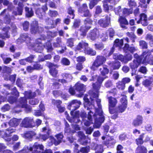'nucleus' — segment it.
I'll use <instances>...</instances> for the list:
<instances>
[{
	"label": "nucleus",
	"mask_w": 153,
	"mask_h": 153,
	"mask_svg": "<svg viewBox=\"0 0 153 153\" xmlns=\"http://www.w3.org/2000/svg\"><path fill=\"white\" fill-rule=\"evenodd\" d=\"M152 53H153L152 51H146L143 52L141 56V60L140 58L136 59H134L133 61L130 64V66L132 69H135L142 63L145 65H147V63H149L151 65L153 64L150 61V59L153 57V55Z\"/></svg>",
	"instance_id": "nucleus-1"
},
{
	"label": "nucleus",
	"mask_w": 153,
	"mask_h": 153,
	"mask_svg": "<svg viewBox=\"0 0 153 153\" xmlns=\"http://www.w3.org/2000/svg\"><path fill=\"white\" fill-rule=\"evenodd\" d=\"M96 102L98 107V108L97 109L94 106V108L92 107L91 109H94L95 110V113L93 117L95 120V126L97 128H98L101 126L102 123L104 122L105 118L103 115V112L101 108L100 100L97 98Z\"/></svg>",
	"instance_id": "nucleus-2"
},
{
	"label": "nucleus",
	"mask_w": 153,
	"mask_h": 153,
	"mask_svg": "<svg viewBox=\"0 0 153 153\" xmlns=\"http://www.w3.org/2000/svg\"><path fill=\"white\" fill-rule=\"evenodd\" d=\"M81 49H84L85 53L91 55H95L96 54V52L88 47V44L84 41L80 42L77 46L76 50H80Z\"/></svg>",
	"instance_id": "nucleus-3"
},
{
	"label": "nucleus",
	"mask_w": 153,
	"mask_h": 153,
	"mask_svg": "<svg viewBox=\"0 0 153 153\" xmlns=\"http://www.w3.org/2000/svg\"><path fill=\"white\" fill-rule=\"evenodd\" d=\"M36 94L34 92L32 93L30 91L26 92L25 93V97L21 98L19 101L17 102L20 107L27 108L26 100V98H31L35 97Z\"/></svg>",
	"instance_id": "nucleus-4"
},
{
	"label": "nucleus",
	"mask_w": 153,
	"mask_h": 153,
	"mask_svg": "<svg viewBox=\"0 0 153 153\" xmlns=\"http://www.w3.org/2000/svg\"><path fill=\"white\" fill-rule=\"evenodd\" d=\"M107 76H99L97 79V82L93 84V87L96 93H94L91 96V97L94 98H97L98 97V90H99L101 85L104 79L107 78Z\"/></svg>",
	"instance_id": "nucleus-5"
},
{
	"label": "nucleus",
	"mask_w": 153,
	"mask_h": 153,
	"mask_svg": "<svg viewBox=\"0 0 153 153\" xmlns=\"http://www.w3.org/2000/svg\"><path fill=\"white\" fill-rule=\"evenodd\" d=\"M92 22V21L89 19L87 18L85 20V25L82 26L80 29V34L82 37L86 35V33L91 28Z\"/></svg>",
	"instance_id": "nucleus-6"
},
{
	"label": "nucleus",
	"mask_w": 153,
	"mask_h": 153,
	"mask_svg": "<svg viewBox=\"0 0 153 153\" xmlns=\"http://www.w3.org/2000/svg\"><path fill=\"white\" fill-rule=\"evenodd\" d=\"M12 12L9 9H5L1 13L0 15L4 17V23L9 24L11 19L13 18V15L10 16Z\"/></svg>",
	"instance_id": "nucleus-7"
},
{
	"label": "nucleus",
	"mask_w": 153,
	"mask_h": 153,
	"mask_svg": "<svg viewBox=\"0 0 153 153\" xmlns=\"http://www.w3.org/2000/svg\"><path fill=\"white\" fill-rule=\"evenodd\" d=\"M108 99L109 102V112L111 114H114L115 113V111L114 109H112V108L115 107L117 103V101L115 98L111 97H108Z\"/></svg>",
	"instance_id": "nucleus-8"
},
{
	"label": "nucleus",
	"mask_w": 153,
	"mask_h": 153,
	"mask_svg": "<svg viewBox=\"0 0 153 153\" xmlns=\"http://www.w3.org/2000/svg\"><path fill=\"white\" fill-rule=\"evenodd\" d=\"M71 114L73 116V118L72 121L76 123L79 122L80 121V120L79 119V118L80 116L82 118V119H85L86 118V117H85V118H83L85 117L86 116V113L84 112H82L80 115L79 111H76L74 113L71 111Z\"/></svg>",
	"instance_id": "nucleus-9"
},
{
	"label": "nucleus",
	"mask_w": 153,
	"mask_h": 153,
	"mask_svg": "<svg viewBox=\"0 0 153 153\" xmlns=\"http://www.w3.org/2000/svg\"><path fill=\"white\" fill-rule=\"evenodd\" d=\"M15 129L13 128H9L6 130V132L1 131L0 135L5 140L7 141H11V139L9 137L10 133L15 131Z\"/></svg>",
	"instance_id": "nucleus-10"
},
{
	"label": "nucleus",
	"mask_w": 153,
	"mask_h": 153,
	"mask_svg": "<svg viewBox=\"0 0 153 153\" xmlns=\"http://www.w3.org/2000/svg\"><path fill=\"white\" fill-rule=\"evenodd\" d=\"M81 103L80 101L77 100H72L68 106V108L73 113V111L75 110L78 108L79 107Z\"/></svg>",
	"instance_id": "nucleus-11"
},
{
	"label": "nucleus",
	"mask_w": 153,
	"mask_h": 153,
	"mask_svg": "<svg viewBox=\"0 0 153 153\" xmlns=\"http://www.w3.org/2000/svg\"><path fill=\"white\" fill-rule=\"evenodd\" d=\"M47 65L50 69L49 72L53 76H56L58 73V71L56 69V68L58 67L57 66L49 62H47Z\"/></svg>",
	"instance_id": "nucleus-12"
},
{
	"label": "nucleus",
	"mask_w": 153,
	"mask_h": 153,
	"mask_svg": "<svg viewBox=\"0 0 153 153\" xmlns=\"http://www.w3.org/2000/svg\"><path fill=\"white\" fill-rule=\"evenodd\" d=\"M92 115H93V116H94V115H93V112H92V111L91 110H90V111L88 113V115L87 119L89 120V121L85 119H82L83 122L85 126H88L90 125L91 123H93V120L91 118ZM93 118L94 119V120L95 121L94 125V127L95 128H97L95 126V119L93 116ZM100 127V126L99 127V128ZM98 128H99V127Z\"/></svg>",
	"instance_id": "nucleus-13"
},
{
	"label": "nucleus",
	"mask_w": 153,
	"mask_h": 153,
	"mask_svg": "<svg viewBox=\"0 0 153 153\" xmlns=\"http://www.w3.org/2000/svg\"><path fill=\"white\" fill-rule=\"evenodd\" d=\"M33 122V119L29 117H26L22 121L21 125L22 127H32V124Z\"/></svg>",
	"instance_id": "nucleus-14"
},
{
	"label": "nucleus",
	"mask_w": 153,
	"mask_h": 153,
	"mask_svg": "<svg viewBox=\"0 0 153 153\" xmlns=\"http://www.w3.org/2000/svg\"><path fill=\"white\" fill-rule=\"evenodd\" d=\"M74 87L77 91L79 92H81L80 94L78 95L79 97H81L82 95H83V92L85 91V86L82 84L78 82L75 84Z\"/></svg>",
	"instance_id": "nucleus-15"
},
{
	"label": "nucleus",
	"mask_w": 153,
	"mask_h": 153,
	"mask_svg": "<svg viewBox=\"0 0 153 153\" xmlns=\"http://www.w3.org/2000/svg\"><path fill=\"white\" fill-rule=\"evenodd\" d=\"M137 23H141L143 26H147L148 23L147 22V17L146 15L143 13L140 15V19L139 20L137 21Z\"/></svg>",
	"instance_id": "nucleus-16"
},
{
	"label": "nucleus",
	"mask_w": 153,
	"mask_h": 153,
	"mask_svg": "<svg viewBox=\"0 0 153 153\" xmlns=\"http://www.w3.org/2000/svg\"><path fill=\"white\" fill-rule=\"evenodd\" d=\"M44 149V146L42 145H40L37 143H35L33 145L32 147H30L29 150L30 151H33L35 153H38L39 152L38 150L39 149L40 150H43Z\"/></svg>",
	"instance_id": "nucleus-17"
},
{
	"label": "nucleus",
	"mask_w": 153,
	"mask_h": 153,
	"mask_svg": "<svg viewBox=\"0 0 153 153\" xmlns=\"http://www.w3.org/2000/svg\"><path fill=\"white\" fill-rule=\"evenodd\" d=\"M99 35V31L97 29L91 30L88 35V37L91 40H95Z\"/></svg>",
	"instance_id": "nucleus-18"
},
{
	"label": "nucleus",
	"mask_w": 153,
	"mask_h": 153,
	"mask_svg": "<svg viewBox=\"0 0 153 153\" xmlns=\"http://www.w3.org/2000/svg\"><path fill=\"white\" fill-rule=\"evenodd\" d=\"M47 10V7L46 6H45L42 8L37 9L36 11V13L39 18H41L44 15L45 11Z\"/></svg>",
	"instance_id": "nucleus-19"
},
{
	"label": "nucleus",
	"mask_w": 153,
	"mask_h": 153,
	"mask_svg": "<svg viewBox=\"0 0 153 153\" xmlns=\"http://www.w3.org/2000/svg\"><path fill=\"white\" fill-rule=\"evenodd\" d=\"M87 8L86 4H84L83 5L82 7L79 9V12L81 13H84V15L85 17L90 16L91 15Z\"/></svg>",
	"instance_id": "nucleus-20"
},
{
	"label": "nucleus",
	"mask_w": 153,
	"mask_h": 153,
	"mask_svg": "<svg viewBox=\"0 0 153 153\" xmlns=\"http://www.w3.org/2000/svg\"><path fill=\"white\" fill-rule=\"evenodd\" d=\"M91 100H93L90 103L89 102L88 98L86 96H85L84 98V100L85 102L84 103V106L85 107H87V109H92V107L94 108V105L93 102L94 100L92 99Z\"/></svg>",
	"instance_id": "nucleus-21"
},
{
	"label": "nucleus",
	"mask_w": 153,
	"mask_h": 153,
	"mask_svg": "<svg viewBox=\"0 0 153 153\" xmlns=\"http://www.w3.org/2000/svg\"><path fill=\"white\" fill-rule=\"evenodd\" d=\"M56 137L57 139V141L55 140L53 138L51 139V143H49V145L50 146L52 145V143H53L56 145H57L59 144L61 142V140L63 137V135L62 134H60L56 135Z\"/></svg>",
	"instance_id": "nucleus-22"
},
{
	"label": "nucleus",
	"mask_w": 153,
	"mask_h": 153,
	"mask_svg": "<svg viewBox=\"0 0 153 153\" xmlns=\"http://www.w3.org/2000/svg\"><path fill=\"white\" fill-rule=\"evenodd\" d=\"M78 136L79 138V140L81 144L85 145L87 143L86 137L83 133L79 131L78 132Z\"/></svg>",
	"instance_id": "nucleus-23"
},
{
	"label": "nucleus",
	"mask_w": 153,
	"mask_h": 153,
	"mask_svg": "<svg viewBox=\"0 0 153 153\" xmlns=\"http://www.w3.org/2000/svg\"><path fill=\"white\" fill-rule=\"evenodd\" d=\"M123 44V39H120V40L119 39H117L115 40L114 41V44L113 47L112 48L111 51L110 53L111 54L114 52V46H118L119 47H121Z\"/></svg>",
	"instance_id": "nucleus-24"
},
{
	"label": "nucleus",
	"mask_w": 153,
	"mask_h": 153,
	"mask_svg": "<svg viewBox=\"0 0 153 153\" xmlns=\"http://www.w3.org/2000/svg\"><path fill=\"white\" fill-rule=\"evenodd\" d=\"M10 30V28L8 26H6L4 28L2 29L3 35L0 34V37H1L2 39H4L5 38H9L10 37V36L8 33Z\"/></svg>",
	"instance_id": "nucleus-25"
},
{
	"label": "nucleus",
	"mask_w": 153,
	"mask_h": 153,
	"mask_svg": "<svg viewBox=\"0 0 153 153\" xmlns=\"http://www.w3.org/2000/svg\"><path fill=\"white\" fill-rule=\"evenodd\" d=\"M143 118L140 116H138L134 120L133 124L135 126H137L141 125L142 123Z\"/></svg>",
	"instance_id": "nucleus-26"
},
{
	"label": "nucleus",
	"mask_w": 153,
	"mask_h": 153,
	"mask_svg": "<svg viewBox=\"0 0 153 153\" xmlns=\"http://www.w3.org/2000/svg\"><path fill=\"white\" fill-rule=\"evenodd\" d=\"M33 23L36 24V26H33V25H32L30 30L31 32L32 33L35 34L37 32H40L42 30V29L41 27H38L36 22H33Z\"/></svg>",
	"instance_id": "nucleus-27"
},
{
	"label": "nucleus",
	"mask_w": 153,
	"mask_h": 153,
	"mask_svg": "<svg viewBox=\"0 0 153 153\" xmlns=\"http://www.w3.org/2000/svg\"><path fill=\"white\" fill-rule=\"evenodd\" d=\"M119 22L120 26L122 28L124 29L126 28V25H128V22L125 18L120 17L119 19Z\"/></svg>",
	"instance_id": "nucleus-28"
},
{
	"label": "nucleus",
	"mask_w": 153,
	"mask_h": 153,
	"mask_svg": "<svg viewBox=\"0 0 153 153\" xmlns=\"http://www.w3.org/2000/svg\"><path fill=\"white\" fill-rule=\"evenodd\" d=\"M110 22L109 19L105 20L100 19L99 21V24L103 27H105L108 26Z\"/></svg>",
	"instance_id": "nucleus-29"
},
{
	"label": "nucleus",
	"mask_w": 153,
	"mask_h": 153,
	"mask_svg": "<svg viewBox=\"0 0 153 153\" xmlns=\"http://www.w3.org/2000/svg\"><path fill=\"white\" fill-rule=\"evenodd\" d=\"M109 64L113 69H118L121 66L120 62L117 61H115L114 62L110 63Z\"/></svg>",
	"instance_id": "nucleus-30"
},
{
	"label": "nucleus",
	"mask_w": 153,
	"mask_h": 153,
	"mask_svg": "<svg viewBox=\"0 0 153 153\" xmlns=\"http://www.w3.org/2000/svg\"><path fill=\"white\" fill-rule=\"evenodd\" d=\"M146 148L143 146H138L136 149V153H147Z\"/></svg>",
	"instance_id": "nucleus-31"
},
{
	"label": "nucleus",
	"mask_w": 153,
	"mask_h": 153,
	"mask_svg": "<svg viewBox=\"0 0 153 153\" xmlns=\"http://www.w3.org/2000/svg\"><path fill=\"white\" fill-rule=\"evenodd\" d=\"M30 39V38L25 33L22 35L20 37L16 40V42L17 43H19V41L21 40H22L24 42L25 41H29Z\"/></svg>",
	"instance_id": "nucleus-32"
},
{
	"label": "nucleus",
	"mask_w": 153,
	"mask_h": 153,
	"mask_svg": "<svg viewBox=\"0 0 153 153\" xmlns=\"http://www.w3.org/2000/svg\"><path fill=\"white\" fill-rule=\"evenodd\" d=\"M126 107V106L121 105L118 106L117 107L114 109V110L115 111V113H122L124 111Z\"/></svg>",
	"instance_id": "nucleus-33"
},
{
	"label": "nucleus",
	"mask_w": 153,
	"mask_h": 153,
	"mask_svg": "<svg viewBox=\"0 0 153 153\" xmlns=\"http://www.w3.org/2000/svg\"><path fill=\"white\" fill-rule=\"evenodd\" d=\"M19 123L18 120L15 118H13L11 120L9 123L10 126L13 127L17 126Z\"/></svg>",
	"instance_id": "nucleus-34"
},
{
	"label": "nucleus",
	"mask_w": 153,
	"mask_h": 153,
	"mask_svg": "<svg viewBox=\"0 0 153 153\" xmlns=\"http://www.w3.org/2000/svg\"><path fill=\"white\" fill-rule=\"evenodd\" d=\"M113 58L115 59L119 60L125 63L127 62V60L125 59L124 57L122 55H115L114 56Z\"/></svg>",
	"instance_id": "nucleus-35"
},
{
	"label": "nucleus",
	"mask_w": 153,
	"mask_h": 153,
	"mask_svg": "<svg viewBox=\"0 0 153 153\" xmlns=\"http://www.w3.org/2000/svg\"><path fill=\"white\" fill-rule=\"evenodd\" d=\"M36 134L35 132L33 131H27L24 134L25 137L30 139Z\"/></svg>",
	"instance_id": "nucleus-36"
},
{
	"label": "nucleus",
	"mask_w": 153,
	"mask_h": 153,
	"mask_svg": "<svg viewBox=\"0 0 153 153\" xmlns=\"http://www.w3.org/2000/svg\"><path fill=\"white\" fill-rule=\"evenodd\" d=\"M96 60L102 65L105 62L106 59L104 56H98L97 57Z\"/></svg>",
	"instance_id": "nucleus-37"
},
{
	"label": "nucleus",
	"mask_w": 153,
	"mask_h": 153,
	"mask_svg": "<svg viewBox=\"0 0 153 153\" xmlns=\"http://www.w3.org/2000/svg\"><path fill=\"white\" fill-rule=\"evenodd\" d=\"M101 75L106 76V75L108 74L109 72L108 70L105 67H104L100 69Z\"/></svg>",
	"instance_id": "nucleus-38"
},
{
	"label": "nucleus",
	"mask_w": 153,
	"mask_h": 153,
	"mask_svg": "<svg viewBox=\"0 0 153 153\" xmlns=\"http://www.w3.org/2000/svg\"><path fill=\"white\" fill-rule=\"evenodd\" d=\"M5 55L4 54H1V57L2 59L3 62L5 64H8L12 60V59L9 57L5 58Z\"/></svg>",
	"instance_id": "nucleus-39"
},
{
	"label": "nucleus",
	"mask_w": 153,
	"mask_h": 153,
	"mask_svg": "<svg viewBox=\"0 0 153 153\" xmlns=\"http://www.w3.org/2000/svg\"><path fill=\"white\" fill-rule=\"evenodd\" d=\"M102 65L100 62H99L95 60V61L93 63L91 68L93 70H95Z\"/></svg>",
	"instance_id": "nucleus-40"
},
{
	"label": "nucleus",
	"mask_w": 153,
	"mask_h": 153,
	"mask_svg": "<svg viewBox=\"0 0 153 153\" xmlns=\"http://www.w3.org/2000/svg\"><path fill=\"white\" fill-rule=\"evenodd\" d=\"M5 87H7V88L9 89H13V92H12V94H15L16 96L18 97L19 95V93L16 90L15 88L13 87V86H10L9 85H4Z\"/></svg>",
	"instance_id": "nucleus-41"
},
{
	"label": "nucleus",
	"mask_w": 153,
	"mask_h": 153,
	"mask_svg": "<svg viewBox=\"0 0 153 153\" xmlns=\"http://www.w3.org/2000/svg\"><path fill=\"white\" fill-rule=\"evenodd\" d=\"M116 87L119 89L123 90L124 89L125 87V85L123 83V82L121 81H119L117 83Z\"/></svg>",
	"instance_id": "nucleus-42"
},
{
	"label": "nucleus",
	"mask_w": 153,
	"mask_h": 153,
	"mask_svg": "<svg viewBox=\"0 0 153 153\" xmlns=\"http://www.w3.org/2000/svg\"><path fill=\"white\" fill-rule=\"evenodd\" d=\"M26 11V15L28 17H30L33 16V12L31 9H30L29 8L26 7L25 8Z\"/></svg>",
	"instance_id": "nucleus-43"
},
{
	"label": "nucleus",
	"mask_w": 153,
	"mask_h": 153,
	"mask_svg": "<svg viewBox=\"0 0 153 153\" xmlns=\"http://www.w3.org/2000/svg\"><path fill=\"white\" fill-rule=\"evenodd\" d=\"M153 81V80L152 79L151 80L146 79L143 82V84L145 87H149L151 86Z\"/></svg>",
	"instance_id": "nucleus-44"
},
{
	"label": "nucleus",
	"mask_w": 153,
	"mask_h": 153,
	"mask_svg": "<svg viewBox=\"0 0 153 153\" xmlns=\"http://www.w3.org/2000/svg\"><path fill=\"white\" fill-rule=\"evenodd\" d=\"M35 47V49L36 52H41L43 50L44 46H42V44H39V45H36Z\"/></svg>",
	"instance_id": "nucleus-45"
},
{
	"label": "nucleus",
	"mask_w": 153,
	"mask_h": 153,
	"mask_svg": "<svg viewBox=\"0 0 153 153\" xmlns=\"http://www.w3.org/2000/svg\"><path fill=\"white\" fill-rule=\"evenodd\" d=\"M145 39L146 40H149L150 41V44L152 46L153 44V36L151 35V34H148L146 35Z\"/></svg>",
	"instance_id": "nucleus-46"
},
{
	"label": "nucleus",
	"mask_w": 153,
	"mask_h": 153,
	"mask_svg": "<svg viewBox=\"0 0 153 153\" xmlns=\"http://www.w3.org/2000/svg\"><path fill=\"white\" fill-rule=\"evenodd\" d=\"M96 153H102L103 151V148L101 145H97L95 149Z\"/></svg>",
	"instance_id": "nucleus-47"
},
{
	"label": "nucleus",
	"mask_w": 153,
	"mask_h": 153,
	"mask_svg": "<svg viewBox=\"0 0 153 153\" xmlns=\"http://www.w3.org/2000/svg\"><path fill=\"white\" fill-rule=\"evenodd\" d=\"M120 102L122 105L127 106V101L126 100V96H123L120 99Z\"/></svg>",
	"instance_id": "nucleus-48"
},
{
	"label": "nucleus",
	"mask_w": 153,
	"mask_h": 153,
	"mask_svg": "<svg viewBox=\"0 0 153 153\" xmlns=\"http://www.w3.org/2000/svg\"><path fill=\"white\" fill-rule=\"evenodd\" d=\"M139 45L142 48H147V44L144 41H139Z\"/></svg>",
	"instance_id": "nucleus-49"
},
{
	"label": "nucleus",
	"mask_w": 153,
	"mask_h": 153,
	"mask_svg": "<svg viewBox=\"0 0 153 153\" xmlns=\"http://www.w3.org/2000/svg\"><path fill=\"white\" fill-rule=\"evenodd\" d=\"M143 134L141 135L139 138L136 140L137 144V145L142 144L143 143Z\"/></svg>",
	"instance_id": "nucleus-50"
},
{
	"label": "nucleus",
	"mask_w": 153,
	"mask_h": 153,
	"mask_svg": "<svg viewBox=\"0 0 153 153\" xmlns=\"http://www.w3.org/2000/svg\"><path fill=\"white\" fill-rule=\"evenodd\" d=\"M90 149L89 147L82 148L79 153H87L89 151Z\"/></svg>",
	"instance_id": "nucleus-51"
},
{
	"label": "nucleus",
	"mask_w": 153,
	"mask_h": 153,
	"mask_svg": "<svg viewBox=\"0 0 153 153\" xmlns=\"http://www.w3.org/2000/svg\"><path fill=\"white\" fill-rule=\"evenodd\" d=\"M62 63L66 65H69L70 64V62L69 60L66 58H63L62 60Z\"/></svg>",
	"instance_id": "nucleus-52"
},
{
	"label": "nucleus",
	"mask_w": 153,
	"mask_h": 153,
	"mask_svg": "<svg viewBox=\"0 0 153 153\" xmlns=\"http://www.w3.org/2000/svg\"><path fill=\"white\" fill-rule=\"evenodd\" d=\"M29 26V23L27 21L25 22L23 24V29L25 31H27L28 30Z\"/></svg>",
	"instance_id": "nucleus-53"
},
{
	"label": "nucleus",
	"mask_w": 153,
	"mask_h": 153,
	"mask_svg": "<svg viewBox=\"0 0 153 153\" xmlns=\"http://www.w3.org/2000/svg\"><path fill=\"white\" fill-rule=\"evenodd\" d=\"M48 50V52H50L53 50V48L50 42H48L46 44L45 47Z\"/></svg>",
	"instance_id": "nucleus-54"
},
{
	"label": "nucleus",
	"mask_w": 153,
	"mask_h": 153,
	"mask_svg": "<svg viewBox=\"0 0 153 153\" xmlns=\"http://www.w3.org/2000/svg\"><path fill=\"white\" fill-rule=\"evenodd\" d=\"M123 148V147L121 145H118L117 147V153H123V151H122Z\"/></svg>",
	"instance_id": "nucleus-55"
},
{
	"label": "nucleus",
	"mask_w": 153,
	"mask_h": 153,
	"mask_svg": "<svg viewBox=\"0 0 153 153\" xmlns=\"http://www.w3.org/2000/svg\"><path fill=\"white\" fill-rule=\"evenodd\" d=\"M139 71L143 74H145L146 73L147 70L145 67L142 66L139 68Z\"/></svg>",
	"instance_id": "nucleus-56"
},
{
	"label": "nucleus",
	"mask_w": 153,
	"mask_h": 153,
	"mask_svg": "<svg viewBox=\"0 0 153 153\" xmlns=\"http://www.w3.org/2000/svg\"><path fill=\"white\" fill-rule=\"evenodd\" d=\"M52 103L58 107L60 106V105L62 103V102L60 100H53Z\"/></svg>",
	"instance_id": "nucleus-57"
},
{
	"label": "nucleus",
	"mask_w": 153,
	"mask_h": 153,
	"mask_svg": "<svg viewBox=\"0 0 153 153\" xmlns=\"http://www.w3.org/2000/svg\"><path fill=\"white\" fill-rule=\"evenodd\" d=\"M51 56L50 55H48L46 56H44V58H42L41 59L39 58V62L40 61H43L45 60V59H51Z\"/></svg>",
	"instance_id": "nucleus-58"
},
{
	"label": "nucleus",
	"mask_w": 153,
	"mask_h": 153,
	"mask_svg": "<svg viewBox=\"0 0 153 153\" xmlns=\"http://www.w3.org/2000/svg\"><path fill=\"white\" fill-rule=\"evenodd\" d=\"M39 102V101L37 99H33L31 100L30 101V103L32 105L37 104Z\"/></svg>",
	"instance_id": "nucleus-59"
},
{
	"label": "nucleus",
	"mask_w": 153,
	"mask_h": 153,
	"mask_svg": "<svg viewBox=\"0 0 153 153\" xmlns=\"http://www.w3.org/2000/svg\"><path fill=\"white\" fill-rule=\"evenodd\" d=\"M67 44L68 45L71 47H72L73 46V39H70L68 40Z\"/></svg>",
	"instance_id": "nucleus-60"
},
{
	"label": "nucleus",
	"mask_w": 153,
	"mask_h": 153,
	"mask_svg": "<svg viewBox=\"0 0 153 153\" xmlns=\"http://www.w3.org/2000/svg\"><path fill=\"white\" fill-rule=\"evenodd\" d=\"M128 4L130 7H134L136 5V3L134 0H128Z\"/></svg>",
	"instance_id": "nucleus-61"
},
{
	"label": "nucleus",
	"mask_w": 153,
	"mask_h": 153,
	"mask_svg": "<svg viewBox=\"0 0 153 153\" xmlns=\"http://www.w3.org/2000/svg\"><path fill=\"white\" fill-rule=\"evenodd\" d=\"M130 81L131 79L130 78L126 77L123 79L121 81L123 83H124L125 85L126 83L129 82Z\"/></svg>",
	"instance_id": "nucleus-62"
},
{
	"label": "nucleus",
	"mask_w": 153,
	"mask_h": 153,
	"mask_svg": "<svg viewBox=\"0 0 153 153\" xmlns=\"http://www.w3.org/2000/svg\"><path fill=\"white\" fill-rule=\"evenodd\" d=\"M49 13V15L52 17H55L58 15V13L56 11L50 10Z\"/></svg>",
	"instance_id": "nucleus-63"
},
{
	"label": "nucleus",
	"mask_w": 153,
	"mask_h": 153,
	"mask_svg": "<svg viewBox=\"0 0 153 153\" xmlns=\"http://www.w3.org/2000/svg\"><path fill=\"white\" fill-rule=\"evenodd\" d=\"M33 66L34 69L40 70L42 68V66L38 63H36Z\"/></svg>",
	"instance_id": "nucleus-64"
}]
</instances>
